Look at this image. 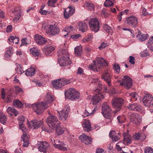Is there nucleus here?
<instances>
[{"label":"nucleus","mask_w":153,"mask_h":153,"mask_svg":"<svg viewBox=\"0 0 153 153\" xmlns=\"http://www.w3.org/2000/svg\"><path fill=\"white\" fill-rule=\"evenodd\" d=\"M54 100L53 97L51 93H48L45 98V101L33 104L32 105L33 109L37 114H40L43 112L44 110L48 108L47 104L52 103Z\"/></svg>","instance_id":"1"},{"label":"nucleus","mask_w":153,"mask_h":153,"mask_svg":"<svg viewBox=\"0 0 153 153\" xmlns=\"http://www.w3.org/2000/svg\"><path fill=\"white\" fill-rule=\"evenodd\" d=\"M93 63L89 65L88 68L94 71H98V69L101 68L102 66L107 65V62L102 58L99 57L96 60L94 61Z\"/></svg>","instance_id":"2"},{"label":"nucleus","mask_w":153,"mask_h":153,"mask_svg":"<svg viewBox=\"0 0 153 153\" xmlns=\"http://www.w3.org/2000/svg\"><path fill=\"white\" fill-rule=\"evenodd\" d=\"M65 94L66 98L71 100L78 99L80 95L78 91L72 88H70L68 90L65 91Z\"/></svg>","instance_id":"3"},{"label":"nucleus","mask_w":153,"mask_h":153,"mask_svg":"<svg viewBox=\"0 0 153 153\" xmlns=\"http://www.w3.org/2000/svg\"><path fill=\"white\" fill-rule=\"evenodd\" d=\"M71 82V79L62 78L54 80L52 82V83L54 87L57 89L61 88L64 85L69 84Z\"/></svg>","instance_id":"4"},{"label":"nucleus","mask_w":153,"mask_h":153,"mask_svg":"<svg viewBox=\"0 0 153 153\" xmlns=\"http://www.w3.org/2000/svg\"><path fill=\"white\" fill-rule=\"evenodd\" d=\"M46 122L50 128L52 129H54L60 124L57 117L54 115L49 117L47 119Z\"/></svg>","instance_id":"5"},{"label":"nucleus","mask_w":153,"mask_h":153,"mask_svg":"<svg viewBox=\"0 0 153 153\" xmlns=\"http://www.w3.org/2000/svg\"><path fill=\"white\" fill-rule=\"evenodd\" d=\"M66 55L65 59L63 55L62 52L60 53L61 55L62 56V58H59V62L60 66L62 67H64L68 65H70L71 63V62L69 59V54H68L66 51H63Z\"/></svg>","instance_id":"6"},{"label":"nucleus","mask_w":153,"mask_h":153,"mask_svg":"<svg viewBox=\"0 0 153 153\" xmlns=\"http://www.w3.org/2000/svg\"><path fill=\"white\" fill-rule=\"evenodd\" d=\"M89 25L91 30L95 32H98L100 28L99 21L95 18L90 19L89 22Z\"/></svg>","instance_id":"7"},{"label":"nucleus","mask_w":153,"mask_h":153,"mask_svg":"<svg viewBox=\"0 0 153 153\" xmlns=\"http://www.w3.org/2000/svg\"><path fill=\"white\" fill-rule=\"evenodd\" d=\"M143 102L147 107H153V97L151 94H145L143 100Z\"/></svg>","instance_id":"8"},{"label":"nucleus","mask_w":153,"mask_h":153,"mask_svg":"<svg viewBox=\"0 0 153 153\" xmlns=\"http://www.w3.org/2000/svg\"><path fill=\"white\" fill-rule=\"evenodd\" d=\"M59 28L55 25H50L46 27V32L50 35L54 36L59 32Z\"/></svg>","instance_id":"9"},{"label":"nucleus","mask_w":153,"mask_h":153,"mask_svg":"<svg viewBox=\"0 0 153 153\" xmlns=\"http://www.w3.org/2000/svg\"><path fill=\"white\" fill-rule=\"evenodd\" d=\"M132 80L129 77L127 76L123 77V80L120 83V85H123L126 89L130 88L132 86Z\"/></svg>","instance_id":"10"},{"label":"nucleus","mask_w":153,"mask_h":153,"mask_svg":"<svg viewBox=\"0 0 153 153\" xmlns=\"http://www.w3.org/2000/svg\"><path fill=\"white\" fill-rule=\"evenodd\" d=\"M102 113L104 117L107 118L109 119V114L111 111L109 105L106 103H104L102 105Z\"/></svg>","instance_id":"11"},{"label":"nucleus","mask_w":153,"mask_h":153,"mask_svg":"<svg viewBox=\"0 0 153 153\" xmlns=\"http://www.w3.org/2000/svg\"><path fill=\"white\" fill-rule=\"evenodd\" d=\"M127 23L132 27H136L138 23L137 18L134 16H131L126 19Z\"/></svg>","instance_id":"12"},{"label":"nucleus","mask_w":153,"mask_h":153,"mask_svg":"<svg viewBox=\"0 0 153 153\" xmlns=\"http://www.w3.org/2000/svg\"><path fill=\"white\" fill-rule=\"evenodd\" d=\"M43 123L42 121L35 119L31 120L30 122H28L27 125L30 128L36 129L40 127Z\"/></svg>","instance_id":"13"},{"label":"nucleus","mask_w":153,"mask_h":153,"mask_svg":"<svg viewBox=\"0 0 153 153\" xmlns=\"http://www.w3.org/2000/svg\"><path fill=\"white\" fill-rule=\"evenodd\" d=\"M112 106L116 108H120L123 105V100L122 98L114 97L111 100Z\"/></svg>","instance_id":"14"},{"label":"nucleus","mask_w":153,"mask_h":153,"mask_svg":"<svg viewBox=\"0 0 153 153\" xmlns=\"http://www.w3.org/2000/svg\"><path fill=\"white\" fill-rule=\"evenodd\" d=\"M130 120L136 125H139L142 121V117L139 114L133 113L130 116Z\"/></svg>","instance_id":"15"},{"label":"nucleus","mask_w":153,"mask_h":153,"mask_svg":"<svg viewBox=\"0 0 153 153\" xmlns=\"http://www.w3.org/2000/svg\"><path fill=\"white\" fill-rule=\"evenodd\" d=\"M69 111L70 108L69 107H67L64 108L60 112H59V117L60 119L61 120H65L68 117Z\"/></svg>","instance_id":"16"},{"label":"nucleus","mask_w":153,"mask_h":153,"mask_svg":"<svg viewBox=\"0 0 153 153\" xmlns=\"http://www.w3.org/2000/svg\"><path fill=\"white\" fill-rule=\"evenodd\" d=\"M75 12V8L71 7H69L65 9L64 13V17L68 19Z\"/></svg>","instance_id":"17"},{"label":"nucleus","mask_w":153,"mask_h":153,"mask_svg":"<svg viewBox=\"0 0 153 153\" xmlns=\"http://www.w3.org/2000/svg\"><path fill=\"white\" fill-rule=\"evenodd\" d=\"M96 95L92 98V102L93 105H96L100 101L104 98V95L101 93H96Z\"/></svg>","instance_id":"18"},{"label":"nucleus","mask_w":153,"mask_h":153,"mask_svg":"<svg viewBox=\"0 0 153 153\" xmlns=\"http://www.w3.org/2000/svg\"><path fill=\"white\" fill-rule=\"evenodd\" d=\"M55 49V48L53 46L50 45H46L43 49V53L45 55H48L53 52Z\"/></svg>","instance_id":"19"},{"label":"nucleus","mask_w":153,"mask_h":153,"mask_svg":"<svg viewBox=\"0 0 153 153\" xmlns=\"http://www.w3.org/2000/svg\"><path fill=\"white\" fill-rule=\"evenodd\" d=\"M35 39L36 43L39 45L45 44L48 41L45 38L38 34H36L35 36Z\"/></svg>","instance_id":"20"},{"label":"nucleus","mask_w":153,"mask_h":153,"mask_svg":"<svg viewBox=\"0 0 153 153\" xmlns=\"http://www.w3.org/2000/svg\"><path fill=\"white\" fill-rule=\"evenodd\" d=\"M79 139L82 142L86 144H90L91 142V138L84 134L79 136Z\"/></svg>","instance_id":"21"},{"label":"nucleus","mask_w":153,"mask_h":153,"mask_svg":"<svg viewBox=\"0 0 153 153\" xmlns=\"http://www.w3.org/2000/svg\"><path fill=\"white\" fill-rule=\"evenodd\" d=\"M82 125L85 131L88 132L91 130V125L89 120H84Z\"/></svg>","instance_id":"22"},{"label":"nucleus","mask_w":153,"mask_h":153,"mask_svg":"<svg viewBox=\"0 0 153 153\" xmlns=\"http://www.w3.org/2000/svg\"><path fill=\"white\" fill-rule=\"evenodd\" d=\"M102 78L107 82L108 85L110 86L111 76L108 71H104L102 76Z\"/></svg>","instance_id":"23"},{"label":"nucleus","mask_w":153,"mask_h":153,"mask_svg":"<svg viewBox=\"0 0 153 153\" xmlns=\"http://www.w3.org/2000/svg\"><path fill=\"white\" fill-rule=\"evenodd\" d=\"M127 107L129 110L131 111H139L142 108L140 105L136 103L129 104Z\"/></svg>","instance_id":"24"},{"label":"nucleus","mask_w":153,"mask_h":153,"mask_svg":"<svg viewBox=\"0 0 153 153\" xmlns=\"http://www.w3.org/2000/svg\"><path fill=\"white\" fill-rule=\"evenodd\" d=\"M49 145L48 143L46 141L42 142L38 147V150L41 152H43L44 153H46V150L48 147Z\"/></svg>","instance_id":"25"},{"label":"nucleus","mask_w":153,"mask_h":153,"mask_svg":"<svg viewBox=\"0 0 153 153\" xmlns=\"http://www.w3.org/2000/svg\"><path fill=\"white\" fill-rule=\"evenodd\" d=\"M12 12L15 15V17L13 19V21L14 22L17 21L19 19L21 16L20 9L18 8H16L15 9V10L12 11Z\"/></svg>","instance_id":"26"},{"label":"nucleus","mask_w":153,"mask_h":153,"mask_svg":"<svg viewBox=\"0 0 153 153\" xmlns=\"http://www.w3.org/2000/svg\"><path fill=\"white\" fill-rule=\"evenodd\" d=\"M109 136L113 140L115 141L120 139V135L119 133L117 134L114 131H112L110 132Z\"/></svg>","instance_id":"27"},{"label":"nucleus","mask_w":153,"mask_h":153,"mask_svg":"<svg viewBox=\"0 0 153 153\" xmlns=\"http://www.w3.org/2000/svg\"><path fill=\"white\" fill-rule=\"evenodd\" d=\"M7 112L10 116L13 115V113L14 114L15 116H16L19 113L16 109L11 107H8L6 110Z\"/></svg>","instance_id":"28"},{"label":"nucleus","mask_w":153,"mask_h":153,"mask_svg":"<svg viewBox=\"0 0 153 153\" xmlns=\"http://www.w3.org/2000/svg\"><path fill=\"white\" fill-rule=\"evenodd\" d=\"M29 135L26 134H23L21 137L22 140L24 143L23 146L24 147H27L29 144Z\"/></svg>","instance_id":"29"},{"label":"nucleus","mask_w":153,"mask_h":153,"mask_svg":"<svg viewBox=\"0 0 153 153\" xmlns=\"http://www.w3.org/2000/svg\"><path fill=\"white\" fill-rule=\"evenodd\" d=\"M25 74L28 76H31L34 74L35 73V69L34 68L31 67L26 70Z\"/></svg>","instance_id":"30"},{"label":"nucleus","mask_w":153,"mask_h":153,"mask_svg":"<svg viewBox=\"0 0 153 153\" xmlns=\"http://www.w3.org/2000/svg\"><path fill=\"white\" fill-rule=\"evenodd\" d=\"M98 79H96V80H93V81L92 82V83L94 82L95 83V85L96 86H97V89L95 90L94 93L96 92H98V93H100L99 91L101 90L102 89V85L99 82H98Z\"/></svg>","instance_id":"31"},{"label":"nucleus","mask_w":153,"mask_h":153,"mask_svg":"<svg viewBox=\"0 0 153 153\" xmlns=\"http://www.w3.org/2000/svg\"><path fill=\"white\" fill-rule=\"evenodd\" d=\"M98 109L96 107L92 111H91L90 110H88V111L85 110L83 114L82 115V116L84 118L88 116H90L92 114L94 113Z\"/></svg>","instance_id":"32"},{"label":"nucleus","mask_w":153,"mask_h":153,"mask_svg":"<svg viewBox=\"0 0 153 153\" xmlns=\"http://www.w3.org/2000/svg\"><path fill=\"white\" fill-rule=\"evenodd\" d=\"M123 135V141L124 143L126 144L130 143L131 141V136L127 133H124Z\"/></svg>","instance_id":"33"},{"label":"nucleus","mask_w":153,"mask_h":153,"mask_svg":"<svg viewBox=\"0 0 153 153\" xmlns=\"http://www.w3.org/2000/svg\"><path fill=\"white\" fill-rule=\"evenodd\" d=\"M56 149L61 150L65 151L69 150V148L66 144L62 142L60 143L59 145Z\"/></svg>","instance_id":"34"},{"label":"nucleus","mask_w":153,"mask_h":153,"mask_svg":"<svg viewBox=\"0 0 153 153\" xmlns=\"http://www.w3.org/2000/svg\"><path fill=\"white\" fill-rule=\"evenodd\" d=\"M30 53L33 56L37 57L40 56L39 50L37 48L33 47L31 48L30 49Z\"/></svg>","instance_id":"35"},{"label":"nucleus","mask_w":153,"mask_h":153,"mask_svg":"<svg viewBox=\"0 0 153 153\" xmlns=\"http://www.w3.org/2000/svg\"><path fill=\"white\" fill-rule=\"evenodd\" d=\"M78 26L79 30H81L83 32L87 30L88 27L87 25L85 23L82 22L79 23Z\"/></svg>","instance_id":"36"},{"label":"nucleus","mask_w":153,"mask_h":153,"mask_svg":"<svg viewBox=\"0 0 153 153\" xmlns=\"http://www.w3.org/2000/svg\"><path fill=\"white\" fill-rule=\"evenodd\" d=\"M51 140L53 146L55 148H57V147L62 142L60 141L57 139L56 140L53 137H52L51 138Z\"/></svg>","instance_id":"37"},{"label":"nucleus","mask_w":153,"mask_h":153,"mask_svg":"<svg viewBox=\"0 0 153 153\" xmlns=\"http://www.w3.org/2000/svg\"><path fill=\"white\" fill-rule=\"evenodd\" d=\"M137 37L141 41H145L147 39V34H141V32L139 31L137 36Z\"/></svg>","instance_id":"38"},{"label":"nucleus","mask_w":153,"mask_h":153,"mask_svg":"<svg viewBox=\"0 0 153 153\" xmlns=\"http://www.w3.org/2000/svg\"><path fill=\"white\" fill-rule=\"evenodd\" d=\"M147 47L152 51H153V36L150 37L147 43Z\"/></svg>","instance_id":"39"},{"label":"nucleus","mask_w":153,"mask_h":153,"mask_svg":"<svg viewBox=\"0 0 153 153\" xmlns=\"http://www.w3.org/2000/svg\"><path fill=\"white\" fill-rule=\"evenodd\" d=\"M82 49L81 46H77L75 48V52L76 56H80L82 53Z\"/></svg>","instance_id":"40"},{"label":"nucleus","mask_w":153,"mask_h":153,"mask_svg":"<svg viewBox=\"0 0 153 153\" xmlns=\"http://www.w3.org/2000/svg\"><path fill=\"white\" fill-rule=\"evenodd\" d=\"M103 29L109 35H111L113 31L111 27L108 25L105 24L104 25Z\"/></svg>","instance_id":"41"},{"label":"nucleus","mask_w":153,"mask_h":153,"mask_svg":"<svg viewBox=\"0 0 153 153\" xmlns=\"http://www.w3.org/2000/svg\"><path fill=\"white\" fill-rule=\"evenodd\" d=\"M129 95L130 97V101H135L137 100V94L135 92L129 93Z\"/></svg>","instance_id":"42"},{"label":"nucleus","mask_w":153,"mask_h":153,"mask_svg":"<svg viewBox=\"0 0 153 153\" xmlns=\"http://www.w3.org/2000/svg\"><path fill=\"white\" fill-rule=\"evenodd\" d=\"M13 103L14 106L16 108H20L23 105L21 101H19L18 100H14Z\"/></svg>","instance_id":"43"},{"label":"nucleus","mask_w":153,"mask_h":153,"mask_svg":"<svg viewBox=\"0 0 153 153\" xmlns=\"http://www.w3.org/2000/svg\"><path fill=\"white\" fill-rule=\"evenodd\" d=\"M17 67L15 68V70L18 74H22L24 72V71L23 68L20 64H18Z\"/></svg>","instance_id":"44"},{"label":"nucleus","mask_w":153,"mask_h":153,"mask_svg":"<svg viewBox=\"0 0 153 153\" xmlns=\"http://www.w3.org/2000/svg\"><path fill=\"white\" fill-rule=\"evenodd\" d=\"M12 48L11 47H10L9 48V50H8L6 51L4 56L6 58H9L12 55Z\"/></svg>","instance_id":"45"},{"label":"nucleus","mask_w":153,"mask_h":153,"mask_svg":"<svg viewBox=\"0 0 153 153\" xmlns=\"http://www.w3.org/2000/svg\"><path fill=\"white\" fill-rule=\"evenodd\" d=\"M84 6L89 10L94 9V6L93 4L91 3L88 2H86L84 4Z\"/></svg>","instance_id":"46"},{"label":"nucleus","mask_w":153,"mask_h":153,"mask_svg":"<svg viewBox=\"0 0 153 153\" xmlns=\"http://www.w3.org/2000/svg\"><path fill=\"white\" fill-rule=\"evenodd\" d=\"M9 40L10 42H12L13 43L17 44L19 42V39L18 37H15L12 36L9 39Z\"/></svg>","instance_id":"47"},{"label":"nucleus","mask_w":153,"mask_h":153,"mask_svg":"<svg viewBox=\"0 0 153 153\" xmlns=\"http://www.w3.org/2000/svg\"><path fill=\"white\" fill-rule=\"evenodd\" d=\"M7 120V118L6 115L0 112V122L2 124H4Z\"/></svg>","instance_id":"48"},{"label":"nucleus","mask_w":153,"mask_h":153,"mask_svg":"<svg viewBox=\"0 0 153 153\" xmlns=\"http://www.w3.org/2000/svg\"><path fill=\"white\" fill-rule=\"evenodd\" d=\"M53 129L56 130V133L59 135H61L63 134L64 132V131L62 128L59 126V125L55 128H54Z\"/></svg>","instance_id":"49"},{"label":"nucleus","mask_w":153,"mask_h":153,"mask_svg":"<svg viewBox=\"0 0 153 153\" xmlns=\"http://www.w3.org/2000/svg\"><path fill=\"white\" fill-rule=\"evenodd\" d=\"M114 1V0H106L104 3V5L106 7L112 6L113 4Z\"/></svg>","instance_id":"50"},{"label":"nucleus","mask_w":153,"mask_h":153,"mask_svg":"<svg viewBox=\"0 0 153 153\" xmlns=\"http://www.w3.org/2000/svg\"><path fill=\"white\" fill-rule=\"evenodd\" d=\"M93 38V36L88 35L86 37L82 39V40L83 42L85 43L91 41Z\"/></svg>","instance_id":"51"},{"label":"nucleus","mask_w":153,"mask_h":153,"mask_svg":"<svg viewBox=\"0 0 153 153\" xmlns=\"http://www.w3.org/2000/svg\"><path fill=\"white\" fill-rule=\"evenodd\" d=\"M114 69L117 74L119 73L120 70L119 65L118 64L115 63L114 66Z\"/></svg>","instance_id":"52"},{"label":"nucleus","mask_w":153,"mask_h":153,"mask_svg":"<svg viewBox=\"0 0 153 153\" xmlns=\"http://www.w3.org/2000/svg\"><path fill=\"white\" fill-rule=\"evenodd\" d=\"M65 31L68 33L67 34L64 36H66L68 34V33H70L73 30V27L72 26H69L67 27H66L65 28Z\"/></svg>","instance_id":"53"},{"label":"nucleus","mask_w":153,"mask_h":153,"mask_svg":"<svg viewBox=\"0 0 153 153\" xmlns=\"http://www.w3.org/2000/svg\"><path fill=\"white\" fill-rule=\"evenodd\" d=\"M19 128L23 133H26L27 131V129L25 127L23 123L19 124Z\"/></svg>","instance_id":"54"},{"label":"nucleus","mask_w":153,"mask_h":153,"mask_svg":"<svg viewBox=\"0 0 153 153\" xmlns=\"http://www.w3.org/2000/svg\"><path fill=\"white\" fill-rule=\"evenodd\" d=\"M63 51L64 52H65V51H66L67 53L68 54V51L66 50L65 49H60L59 50V51H58L59 54V58L62 57V56L61 55V54H60V53H61V52L63 53H62L63 54V56L64 57H65L66 55H65V53L64 52H63ZM65 57H64V59H65Z\"/></svg>","instance_id":"55"},{"label":"nucleus","mask_w":153,"mask_h":153,"mask_svg":"<svg viewBox=\"0 0 153 153\" xmlns=\"http://www.w3.org/2000/svg\"><path fill=\"white\" fill-rule=\"evenodd\" d=\"M145 153H153V149L150 147H146L145 149Z\"/></svg>","instance_id":"56"},{"label":"nucleus","mask_w":153,"mask_h":153,"mask_svg":"<svg viewBox=\"0 0 153 153\" xmlns=\"http://www.w3.org/2000/svg\"><path fill=\"white\" fill-rule=\"evenodd\" d=\"M118 123L121 124L124 121L125 117L123 116H118L117 117Z\"/></svg>","instance_id":"57"},{"label":"nucleus","mask_w":153,"mask_h":153,"mask_svg":"<svg viewBox=\"0 0 153 153\" xmlns=\"http://www.w3.org/2000/svg\"><path fill=\"white\" fill-rule=\"evenodd\" d=\"M25 117L22 116H19L18 118V120L20 124L23 123L25 121Z\"/></svg>","instance_id":"58"},{"label":"nucleus","mask_w":153,"mask_h":153,"mask_svg":"<svg viewBox=\"0 0 153 153\" xmlns=\"http://www.w3.org/2000/svg\"><path fill=\"white\" fill-rule=\"evenodd\" d=\"M129 61L131 64L134 65L135 63L134 57L132 56H130Z\"/></svg>","instance_id":"59"},{"label":"nucleus","mask_w":153,"mask_h":153,"mask_svg":"<svg viewBox=\"0 0 153 153\" xmlns=\"http://www.w3.org/2000/svg\"><path fill=\"white\" fill-rule=\"evenodd\" d=\"M107 45V44L106 43L103 42L98 47V48L100 50H102L105 48Z\"/></svg>","instance_id":"60"},{"label":"nucleus","mask_w":153,"mask_h":153,"mask_svg":"<svg viewBox=\"0 0 153 153\" xmlns=\"http://www.w3.org/2000/svg\"><path fill=\"white\" fill-rule=\"evenodd\" d=\"M81 36L80 34H75L71 36V38L73 39H76Z\"/></svg>","instance_id":"61"},{"label":"nucleus","mask_w":153,"mask_h":153,"mask_svg":"<svg viewBox=\"0 0 153 153\" xmlns=\"http://www.w3.org/2000/svg\"><path fill=\"white\" fill-rule=\"evenodd\" d=\"M39 12L42 14L46 15L48 13V11L45 10H43L42 9V8H41L40 9Z\"/></svg>","instance_id":"62"},{"label":"nucleus","mask_w":153,"mask_h":153,"mask_svg":"<svg viewBox=\"0 0 153 153\" xmlns=\"http://www.w3.org/2000/svg\"><path fill=\"white\" fill-rule=\"evenodd\" d=\"M5 17L4 12L1 10H0V17L2 19H4Z\"/></svg>","instance_id":"63"},{"label":"nucleus","mask_w":153,"mask_h":153,"mask_svg":"<svg viewBox=\"0 0 153 153\" xmlns=\"http://www.w3.org/2000/svg\"><path fill=\"white\" fill-rule=\"evenodd\" d=\"M148 13L146 12V9L144 8L143 7L142 9V15L146 16L147 15Z\"/></svg>","instance_id":"64"}]
</instances>
